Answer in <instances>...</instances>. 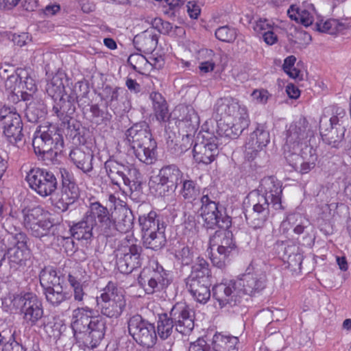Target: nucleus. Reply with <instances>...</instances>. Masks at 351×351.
<instances>
[{"mask_svg":"<svg viewBox=\"0 0 351 351\" xmlns=\"http://www.w3.org/2000/svg\"><path fill=\"white\" fill-rule=\"evenodd\" d=\"M149 99L152 102V108L157 120L167 121L169 118V113L165 98L160 93L152 92L149 95Z\"/></svg>","mask_w":351,"mask_h":351,"instance_id":"nucleus-39","label":"nucleus"},{"mask_svg":"<svg viewBox=\"0 0 351 351\" xmlns=\"http://www.w3.org/2000/svg\"><path fill=\"white\" fill-rule=\"evenodd\" d=\"M28 230L33 237L42 239L45 237L53 236L56 230V226L50 220L43 219L38 223L34 224Z\"/></svg>","mask_w":351,"mask_h":351,"instance_id":"nucleus-41","label":"nucleus"},{"mask_svg":"<svg viewBox=\"0 0 351 351\" xmlns=\"http://www.w3.org/2000/svg\"><path fill=\"white\" fill-rule=\"evenodd\" d=\"M169 274L162 268L146 267L140 273L138 278L139 286L147 294H153L165 289L171 284Z\"/></svg>","mask_w":351,"mask_h":351,"instance_id":"nucleus-15","label":"nucleus"},{"mask_svg":"<svg viewBox=\"0 0 351 351\" xmlns=\"http://www.w3.org/2000/svg\"><path fill=\"white\" fill-rule=\"evenodd\" d=\"M271 96L268 90L264 88L255 89L251 94L252 100L261 104H265Z\"/></svg>","mask_w":351,"mask_h":351,"instance_id":"nucleus-62","label":"nucleus"},{"mask_svg":"<svg viewBox=\"0 0 351 351\" xmlns=\"http://www.w3.org/2000/svg\"><path fill=\"white\" fill-rule=\"evenodd\" d=\"M69 159L78 169L90 176V173L93 170L94 159V156L90 151L88 149L85 151L80 147L74 148L69 153Z\"/></svg>","mask_w":351,"mask_h":351,"instance_id":"nucleus-27","label":"nucleus"},{"mask_svg":"<svg viewBox=\"0 0 351 351\" xmlns=\"http://www.w3.org/2000/svg\"><path fill=\"white\" fill-rule=\"evenodd\" d=\"M25 180L29 187L40 196L51 195L58 188V180L53 172L46 169L32 168L27 173Z\"/></svg>","mask_w":351,"mask_h":351,"instance_id":"nucleus-13","label":"nucleus"},{"mask_svg":"<svg viewBox=\"0 0 351 351\" xmlns=\"http://www.w3.org/2000/svg\"><path fill=\"white\" fill-rule=\"evenodd\" d=\"M166 228L162 225L160 229L145 233L143 235V243L145 247L157 251L162 248L167 243Z\"/></svg>","mask_w":351,"mask_h":351,"instance_id":"nucleus-35","label":"nucleus"},{"mask_svg":"<svg viewBox=\"0 0 351 351\" xmlns=\"http://www.w3.org/2000/svg\"><path fill=\"white\" fill-rule=\"evenodd\" d=\"M199 194V188L197 183L192 180H185L182 182L181 195L188 200H193L196 198Z\"/></svg>","mask_w":351,"mask_h":351,"instance_id":"nucleus-51","label":"nucleus"},{"mask_svg":"<svg viewBox=\"0 0 351 351\" xmlns=\"http://www.w3.org/2000/svg\"><path fill=\"white\" fill-rule=\"evenodd\" d=\"M186 287L193 299L201 304H206L210 298V280H185Z\"/></svg>","mask_w":351,"mask_h":351,"instance_id":"nucleus-29","label":"nucleus"},{"mask_svg":"<svg viewBox=\"0 0 351 351\" xmlns=\"http://www.w3.org/2000/svg\"><path fill=\"white\" fill-rule=\"evenodd\" d=\"M119 88H112L109 85H106L102 89L99 95L102 100L106 101L107 107L111 109L116 108L119 98Z\"/></svg>","mask_w":351,"mask_h":351,"instance_id":"nucleus-49","label":"nucleus"},{"mask_svg":"<svg viewBox=\"0 0 351 351\" xmlns=\"http://www.w3.org/2000/svg\"><path fill=\"white\" fill-rule=\"evenodd\" d=\"M175 258L182 265H189L193 260V252L189 246H183L175 251Z\"/></svg>","mask_w":351,"mask_h":351,"instance_id":"nucleus-56","label":"nucleus"},{"mask_svg":"<svg viewBox=\"0 0 351 351\" xmlns=\"http://www.w3.org/2000/svg\"><path fill=\"white\" fill-rule=\"evenodd\" d=\"M100 217H102L101 204L99 202L90 203L82 219L70 226L71 236L75 239L86 241H91L94 232L98 237H105Z\"/></svg>","mask_w":351,"mask_h":351,"instance_id":"nucleus-5","label":"nucleus"},{"mask_svg":"<svg viewBox=\"0 0 351 351\" xmlns=\"http://www.w3.org/2000/svg\"><path fill=\"white\" fill-rule=\"evenodd\" d=\"M282 193L281 183L276 178L269 176L261 180L258 192L251 193L256 199L252 213L246 216V219L250 227L256 232L258 240L263 238L267 232L265 222L269 215V205L276 210L283 209Z\"/></svg>","mask_w":351,"mask_h":351,"instance_id":"nucleus-1","label":"nucleus"},{"mask_svg":"<svg viewBox=\"0 0 351 351\" xmlns=\"http://www.w3.org/2000/svg\"><path fill=\"white\" fill-rule=\"evenodd\" d=\"M229 256V254L217 250L216 252H212L210 260L213 265L218 268H223L226 265Z\"/></svg>","mask_w":351,"mask_h":351,"instance_id":"nucleus-63","label":"nucleus"},{"mask_svg":"<svg viewBox=\"0 0 351 351\" xmlns=\"http://www.w3.org/2000/svg\"><path fill=\"white\" fill-rule=\"evenodd\" d=\"M193 143V136L191 132L184 135L179 143H176L173 154L180 156L191 148Z\"/></svg>","mask_w":351,"mask_h":351,"instance_id":"nucleus-58","label":"nucleus"},{"mask_svg":"<svg viewBox=\"0 0 351 351\" xmlns=\"http://www.w3.org/2000/svg\"><path fill=\"white\" fill-rule=\"evenodd\" d=\"M238 343L237 337L215 334L212 340L211 351H238Z\"/></svg>","mask_w":351,"mask_h":351,"instance_id":"nucleus-36","label":"nucleus"},{"mask_svg":"<svg viewBox=\"0 0 351 351\" xmlns=\"http://www.w3.org/2000/svg\"><path fill=\"white\" fill-rule=\"evenodd\" d=\"M32 145L36 155L56 156L64 147L62 134L54 125L46 123L40 125L35 132Z\"/></svg>","mask_w":351,"mask_h":351,"instance_id":"nucleus-6","label":"nucleus"},{"mask_svg":"<svg viewBox=\"0 0 351 351\" xmlns=\"http://www.w3.org/2000/svg\"><path fill=\"white\" fill-rule=\"evenodd\" d=\"M182 173L175 165L162 167L158 174L150 180V188L154 189L156 195L165 197L176 191L179 182H182Z\"/></svg>","mask_w":351,"mask_h":351,"instance_id":"nucleus-12","label":"nucleus"},{"mask_svg":"<svg viewBox=\"0 0 351 351\" xmlns=\"http://www.w3.org/2000/svg\"><path fill=\"white\" fill-rule=\"evenodd\" d=\"M134 44L140 51L152 52L157 46L158 36L151 31L146 30L134 37Z\"/></svg>","mask_w":351,"mask_h":351,"instance_id":"nucleus-37","label":"nucleus"},{"mask_svg":"<svg viewBox=\"0 0 351 351\" xmlns=\"http://www.w3.org/2000/svg\"><path fill=\"white\" fill-rule=\"evenodd\" d=\"M15 240L9 241L12 247L8 248V258L10 269L18 270L25 265L26 261L29 258V250L27 245V237L25 234H19Z\"/></svg>","mask_w":351,"mask_h":351,"instance_id":"nucleus-21","label":"nucleus"},{"mask_svg":"<svg viewBox=\"0 0 351 351\" xmlns=\"http://www.w3.org/2000/svg\"><path fill=\"white\" fill-rule=\"evenodd\" d=\"M218 203L202 205L199 212L206 229H229L232 226V219L219 209Z\"/></svg>","mask_w":351,"mask_h":351,"instance_id":"nucleus-18","label":"nucleus"},{"mask_svg":"<svg viewBox=\"0 0 351 351\" xmlns=\"http://www.w3.org/2000/svg\"><path fill=\"white\" fill-rule=\"evenodd\" d=\"M143 248L136 243L127 241L123 243L117 253L116 265L118 270L124 274H130L134 269L141 267Z\"/></svg>","mask_w":351,"mask_h":351,"instance_id":"nucleus-16","label":"nucleus"},{"mask_svg":"<svg viewBox=\"0 0 351 351\" xmlns=\"http://www.w3.org/2000/svg\"><path fill=\"white\" fill-rule=\"evenodd\" d=\"M21 214L24 225L27 229L44 219L43 210L39 206L31 209L24 208L22 210Z\"/></svg>","mask_w":351,"mask_h":351,"instance_id":"nucleus-46","label":"nucleus"},{"mask_svg":"<svg viewBox=\"0 0 351 351\" xmlns=\"http://www.w3.org/2000/svg\"><path fill=\"white\" fill-rule=\"evenodd\" d=\"M210 270L208 263L202 257H197L191 267L190 275L185 280H210Z\"/></svg>","mask_w":351,"mask_h":351,"instance_id":"nucleus-38","label":"nucleus"},{"mask_svg":"<svg viewBox=\"0 0 351 351\" xmlns=\"http://www.w3.org/2000/svg\"><path fill=\"white\" fill-rule=\"evenodd\" d=\"M215 192L216 190L213 186L204 188L202 192V197L200 199L202 205L217 203L216 200Z\"/></svg>","mask_w":351,"mask_h":351,"instance_id":"nucleus-61","label":"nucleus"},{"mask_svg":"<svg viewBox=\"0 0 351 351\" xmlns=\"http://www.w3.org/2000/svg\"><path fill=\"white\" fill-rule=\"evenodd\" d=\"M24 320L31 326H35L43 316L41 300L32 293H27L19 298Z\"/></svg>","mask_w":351,"mask_h":351,"instance_id":"nucleus-22","label":"nucleus"},{"mask_svg":"<svg viewBox=\"0 0 351 351\" xmlns=\"http://www.w3.org/2000/svg\"><path fill=\"white\" fill-rule=\"evenodd\" d=\"M265 286L266 276L264 273H247L237 280L215 285L213 294L221 308L233 307L241 303L244 295L259 293Z\"/></svg>","mask_w":351,"mask_h":351,"instance_id":"nucleus-2","label":"nucleus"},{"mask_svg":"<svg viewBox=\"0 0 351 351\" xmlns=\"http://www.w3.org/2000/svg\"><path fill=\"white\" fill-rule=\"evenodd\" d=\"M46 92L54 99L63 97L64 85L62 79L59 75L53 76L46 85Z\"/></svg>","mask_w":351,"mask_h":351,"instance_id":"nucleus-47","label":"nucleus"},{"mask_svg":"<svg viewBox=\"0 0 351 351\" xmlns=\"http://www.w3.org/2000/svg\"><path fill=\"white\" fill-rule=\"evenodd\" d=\"M125 136L130 148L156 141L152 136L149 125L145 121L134 124L127 130Z\"/></svg>","mask_w":351,"mask_h":351,"instance_id":"nucleus-24","label":"nucleus"},{"mask_svg":"<svg viewBox=\"0 0 351 351\" xmlns=\"http://www.w3.org/2000/svg\"><path fill=\"white\" fill-rule=\"evenodd\" d=\"M23 101H29L26 104L25 117L29 122L37 123L44 119L47 110L44 102L38 98H34L32 94L21 92Z\"/></svg>","mask_w":351,"mask_h":351,"instance_id":"nucleus-25","label":"nucleus"},{"mask_svg":"<svg viewBox=\"0 0 351 351\" xmlns=\"http://www.w3.org/2000/svg\"><path fill=\"white\" fill-rule=\"evenodd\" d=\"M138 223L142 235L160 229L162 225L164 228H167V223L164 221L163 217L154 210H151L147 214L140 215Z\"/></svg>","mask_w":351,"mask_h":351,"instance_id":"nucleus-31","label":"nucleus"},{"mask_svg":"<svg viewBox=\"0 0 351 351\" xmlns=\"http://www.w3.org/2000/svg\"><path fill=\"white\" fill-rule=\"evenodd\" d=\"M249 124L250 121L240 122L219 119L217 121V133L220 137L237 138L245 129L248 128Z\"/></svg>","mask_w":351,"mask_h":351,"instance_id":"nucleus-28","label":"nucleus"},{"mask_svg":"<svg viewBox=\"0 0 351 351\" xmlns=\"http://www.w3.org/2000/svg\"><path fill=\"white\" fill-rule=\"evenodd\" d=\"M0 121L3 126V134L10 143L18 147L24 144L23 122L15 108L3 106L0 109Z\"/></svg>","mask_w":351,"mask_h":351,"instance_id":"nucleus-11","label":"nucleus"},{"mask_svg":"<svg viewBox=\"0 0 351 351\" xmlns=\"http://www.w3.org/2000/svg\"><path fill=\"white\" fill-rule=\"evenodd\" d=\"M212 346L208 345L203 339H198L196 341L191 343L188 351H211Z\"/></svg>","mask_w":351,"mask_h":351,"instance_id":"nucleus-64","label":"nucleus"},{"mask_svg":"<svg viewBox=\"0 0 351 351\" xmlns=\"http://www.w3.org/2000/svg\"><path fill=\"white\" fill-rule=\"evenodd\" d=\"M132 153L141 162L145 165H152L157 159V143L156 141L137 145L131 147Z\"/></svg>","mask_w":351,"mask_h":351,"instance_id":"nucleus-34","label":"nucleus"},{"mask_svg":"<svg viewBox=\"0 0 351 351\" xmlns=\"http://www.w3.org/2000/svg\"><path fill=\"white\" fill-rule=\"evenodd\" d=\"M173 328H176V325L168 313H162L158 315L157 333L160 339L163 340L168 339L173 333Z\"/></svg>","mask_w":351,"mask_h":351,"instance_id":"nucleus-43","label":"nucleus"},{"mask_svg":"<svg viewBox=\"0 0 351 351\" xmlns=\"http://www.w3.org/2000/svg\"><path fill=\"white\" fill-rule=\"evenodd\" d=\"M216 38L223 42L232 43L237 38L236 30L228 25L217 28L215 31Z\"/></svg>","mask_w":351,"mask_h":351,"instance_id":"nucleus-55","label":"nucleus"},{"mask_svg":"<svg viewBox=\"0 0 351 351\" xmlns=\"http://www.w3.org/2000/svg\"><path fill=\"white\" fill-rule=\"evenodd\" d=\"M78 96L76 93H71L67 96V99L63 97L59 99L60 101L53 107V113L58 117L60 121H66L68 119L73 118L75 112V103Z\"/></svg>","mask_w":351,"mask_h":351,"instance_id":"nucleus-30","label":"nucleus"},{"mask_svg":"<svg viewBox=\"0 0 351 351\" xmlns=\"http://www.w3.org/2000/svg\"><path fill=\"white\" fill-rule=\"evenodd\" d=\"M94 310L88 306L73 310L71 327L80 346L84 350L96 348L104 339L107 326L106 319L101 315H93Z\"/></svg>","mask_w":351,"mask_h":351,"instance_id":"nucleus-3","label":"nucleus"},{"mask_svg":"<svg viewBox=\"0 0 351 351\" xmlns=\"http://www.w3.org/2000/svg\"><path fill=\"white\" fill-rule=\"evenodd\" d=\"M19 220L13 219L12 218H6L2 223V226L8 232L7 241L15 240V237L19 234H23L19 231Z\"/></svg>","mask_w":351,"mask_h":351,"instance_id":"nucleus-54","label":"nucleus"},{"mask_svg":"<svg viewBox=\"0 0 351 351\" xmlns=\"http://www.w3.org/2000/svg\"><path fill=\"white\" fill-rule=\"evenodd\" d=\"M210 245L212 250L214 247H217V251L229 255L236 247L232 232L228 229H220L215 231L210 238Z\"/></svg>","mask_w":351,"mask_h":351,"instance_id":"nucleus-26","label":"nucleus"},{"mask_svg":"<svg viewBox=\"0 0 351 351\" xmlns=\"http://www.w3.org/2000/svg\"><path fill=\"white\" fill-rule=\"evenodd\" d=\"M322 123L323 121L322 119L320 121L319 129L323 141L332 147L339 148L344 137L346 132L344 126L331 127L328 130L324 128Z\"/></svg>","mask_w":351,"mask_h":351,"instance_id":"nucleus-33","label":"nucleus"},{"mask_svg":"<svg viewBox=\"0 0 351 351\" xmlns=\"http://www.w3.org/2000/svg\"><path fill=\"white\" fill-rule=\"evenodd\" d=\"M97 306L101 316L108 318H118L126 306V300L116 283L110 281L96 298Z\"/></svg>","mask_w":351,"mask_h":351,"instance_id":"nucleus-7","label":"nucleus"},{"mask_svg":"<svg viewBox=\"0 0 351 351\" xmlns=\"http://www.w3.org/2000/svg\"><path fill=\"white\" fill-rule=\"evenodd\" d=\"M183 112L186 115L180 120L182 124L187 128L186 132H194L199 126V117L193 108H184Z\"/></svg>","mask_w":351,"mask_h":351,"instance_id":"nucleus-48","label":"nucleus"},{"mask_svg":"<svg viewBox=\"0 0 351 351\" xmlns=\"http://www.w3.org/2000/svg\"><path fill=\"white\" fill-rule=\"evenodd\" d=\"M219 141L213 132L208 130L199 132L193 149L195 160L199 164H210L219 154Z\"/></svg>","mask_w":351,"mask_h":351,"instance_id":"nucleus-10","label":"nucleus"},{"mask_svg":"<svg viewBox=\"0 0 351 351\" xmlns=\"http://www.w3.org/2000/svg\"><path fill=\"white\" fill-rule=\"evenodd\" d=\"M317 29L322 32H326L330 34H335L337 31L341 30L342 25L336 19H329L323 24H317Z\"/></svg>","mask_w":351,"mask_h":351,"instance_id":"nucleus-59","label":"nucleus"},{"mask_svg":"<svg viewBox=\"0 0 351 351\" xmlns=\"http://www.w3.org/2000/svg\"><path fill=\"white\" fill-rule=\"evenodd\" d=\"M176 325V330L182 335L189 334L194 328L195 313L186 303L178 302L169 313Z\"/></svg>","mask_w":351,"mask_h":351,"instance_id":"nucleus-19","label":"nucleus"},{"mask_svg":"<svg viewBox=\"0 0 351 351\" xmlns=\"http://www.w3.org/2000/svg\"><path fill=\"white\" fill-rule=\"evenodd\" d=\"M226 119L240 122L250 121L247 108L243 105H241L237 100L232 99Z\"/></svg>","mask_w":351,"mask_h":351,"instance_id":"nucleus-45","label":"nucleus"},{"mask_svg":"<svg viewBox=\"0 0 351 351\" xmlns=\"http://www.w3.org/2000/svg\"><path fill=\"white\" fill-rule=\"evenodd\" d=\"M314 12L315 8L313 5L308 2H304L302 6L296 9H294L292 5L288 10V14L291 19L302 24L305 27L312 25L314 21Z\"/></svg>","mask_w":351,"mask_h":351,"instance_id":"nucleus-32","label":"nucleus"},{"mask_svg":"<svg viewBox=\"0 0 351 351\" xmlns=\"http://www.w3.org/2000/svg\"><path fill=\"white\" fill-rule=\"evenodd\" d=\"M184 234L188 236H193L197 233V223L195 217L193 215H184V220L182 223Z\"/></svg>","mask_w":351,"mask_h":351,"instance_id":"nucleus-60","label":"nucleus"},{"mask_svg":"<svg viewBox=\"0 0 351 351\" xmlns=\"http://www.w3.org/2000/svg\"><path fill=\"white\" fill-rule=\"evenodd\" d=\"M40 285L43 290L62 286L63 280L58 275L57 271L52 267H45L39 275Z\"/></svg>","mask_w":351,"mask_h":351,"instance_id":"nucleus-40","label":"nucleus"},{"mask_svg":"<svg viewBox=\"0 0 351 351\" xmlns=\"http://www.w3.org/2000/svg\"><path fill=\"white\" fill-rule=\"evenodd\" d=\"M59 173L61 177V191L58 199L55 202V206L64 212L70 205L77 200L80 197V189L75 182L73 175L65 168H60Z\"/></svg>","mask_w":351,"mask_h":351,"instance_id":"nucleus-17","label":"nucleus"},{"mask_svg":"<svg viewBox=\"0 0 351 351\" xmlns=\"http://www.w3.org/2000/svg\"><path fill=\"white\" fill-rule=\"evenodd\" d=\"M47 301L53 306H58L71 298L69 293L63 291L62 286L44 290Z\"/></svg>","mask_w":351,"mask_h":351,"instance_id":"nucleus-44","label":"nucleus"},{"mask_svg":"<svg viewBox=\"0 0 351 351\" xmlns=\"http://www.w3.org/2000/svg\"><path fill=\"white\" fill-rule=\"evenodd\" d=\"M287 222L295 234L300 235L304 234L308 235V229L309 228V221L308 219L302 216L300 213H292L287 216V220L284 223Z\"/></svg>","mask_w":351,"mask_h":351,"instance_id":"nucleus-42","label":"nucleus"},{"mask_svg":"<svg viewBox=\"0 0 351 351\" xmlns=\"http://www.w3.org/2000/svg\"><path fill=\"white\" fill-rule=\"evenodd\" d=\"M232 99V97H223L217 101L215 105V111L220 117V119H226Z\"/></svg>","mask_w":351,"mask_h":351,"instance_id":"nucleus-57","label":"nucleus"},{"mask_svg":"<svg viewBox=\"0 0 351 351\" xmlns=\"http://www.w3.org/2000/svg\"><path fill=\"white\" fill-rule=\"evenodd\" d=\"M313 136V132L306 118L300 117L291 123L285 131V157L311 146L308 143Z\"/></svg>","mask_w":351,"mask_h":351,"instance_id":"nucleus-8","label":"nucleus"},{"mask_svg":"<svg viewBox=\"0 0 351 351\" xmlns=\"http://www.w3.org/2000/svg\"><path fill=\"white\" fill-rule=\"evenodd\" d=\"M102 228L105 237H115L118 232L126 233L133 227L134 217L130 210L121 208L115 211L116 217L101 204Z\"/></svg>","mask_w":351,"mask_h":351,"instance_id":"nucleus-9","label":"nucleus"},{"mask_svg":"<svg viewBox=\"0 0 351 351\" xmlns=\"http://www.w3.org/2000/svg\"><path fill=\"white\" fill-rule=\"evenodd\" d=\"M104 168L108 178L113 185L124 190L128 188L132 195L142 190V183L138 180L139 171L136 169L123 164L113 158H109L104 163Z\"/></svg>","mask_w":351,"mask_h":351,"instance_id":"nucleus-4","label":"nucleus"},{"mask_svg":"<svg viewBox=\"0 0 351 351\" xmlns=\"http://www.w3.org/2000/svg\"><path fill=\"white\" fill-rule=\"evenodd\" d=\"M129 334L139 345L147 348L153 347L157 341L156 328L154 324L140 315L130 317L128 321Z\"/></svg>","mask_w":351,"mask_h":351,"instance_id":"nucleus-14","label":"nucleus"},{"mask_svg":"<svg viewBox=\"0 0 351 351\" xmlns=\"http://www.w3.org/2000/svg\"><path fill=\"white\" fill-rule=\"evenodd\" d=\"M270 142L269 131L263 125H258L250 135L245 143V154L248 160H254L258 153Z\"/></svg>","mask_w":351,"mask_h":351,"instance_id":"nucleus-23","label":"nucleus"},{"mask_svg":"<svg viewBox=\"0 0 351 351\" xmlns=\"http://www.w3.org/2000/svg\"><path fill=\"white\" fill-rule=\"evenodd\" d=\"M287 163L301 174L309 173L316 165L317 155L312 146H305L303 149L285 157Z\"/></svg>","mask_w":351,"mask_h":351,"instance_id":"nucleus-20","label":"nucleus"},{"mask_svg":"<svg viewBox=\"0 0 351 351\" xmlns=\"http://www.w3.org/2000/svg\"><path fill=\"white\" fill-rule=\"evenodd\" d=\"M68 281L73 290L74 300L77 303L82 304L84 297L86 295L83 285L77 279L76 277L71 274H69Z\"/></svg>","mask_w":351,"mask_h":351,"instance_id":"nucleus-53","label":"nucleus"},{"mask_svg":"<svg viewBox=\"0 0 351 351\" xmlns=\"http://www.w3.org/2000/svg\"><path fill=\"white\" fill-rule=\"evenodd\" d=\"M4 351H25L20 335L16 329L10 330L9 340L5 345Z\"/></svg>","mask_w":351,"mask_h":351,"instance_id":"nucleus-52","label":"nucleus"},{"mask_svg":"<svg viewBox=\"0 0 351 351\" xmlns=\"http://www.w3.org/2000/svg\"><path fill=\"white\" fill-rule=\"evenodd\" d=\"M62 125L66 129L67 135L73 138V140L77 139L80 143H82L81 138L82 136L80 134L82 125L80 122L73 117L68 119L66 121H62Z\"/></svg>","mask_w":351,"mask_h":351,"instance_id":"nucleus-50","label":"nucleus"}]
</instances>
